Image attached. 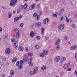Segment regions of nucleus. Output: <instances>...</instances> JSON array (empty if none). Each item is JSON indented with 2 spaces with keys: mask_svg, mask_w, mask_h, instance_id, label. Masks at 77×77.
I'll return each mask as SVG.
<instances>
[{
  "mask_svg": "<svg viewBox=\"0 0 77 77\" xmlns=\"http://www.w3.org/2000/svg\"><path fill=\"white\" fill-rule=\"evenodd\" d=\"M64 27H65V25H64V24H62L58 26V30H62L63 29H64Z\"/></svg>",
  "mask_w": 77,
  "mask_h": 77,
  "instance_id": "obj_1",
  "label": "nucleus"
},
{
  "mask_svg": "<svg viewBox=\"0 0 77 77\" xmlns=\"http://www.w3.org/2000/svg\"><path fill=\"white\" fill-rule=\"evenodd\" d=\"M60 59V56H57L54 59L55 62H58L59 61Z\"/></svg>",
  "mask_w": 77,
  "mask_h": 77,
  "instance_id": "obj_2",
  "label": "nucleus"
},
{
  "mask_svg": "<svg viewBox=\"0 0 77 77\" xmlns=\"http://www.w3.org/2000/svg\"><path fill=\"white\" fill-rule=\"evenodd\" d=\"M35 4L32 5L30 6V7L29 8L30 10H32V9L35 8Z\"/></svg>",
  "mask_w": 77,
  "mask_h": 77,
  "instance_id": "obj_3",
  "label": "nucleus"
},
{
  "mask_svg": "<svg viewBox=\"0 0 77 77\" xmlns=\"http://www.w3.org/2000/svg\"><path fill=\"white\" fill-rule=\"evenodd\" d=\"M23 60L26 62L28 60V56L26 55H25L23 57Z\"/></svg>",
  "mask_w": 77,
  "mask_h": 77,
  "instance_id": "obj_4",
  "label": "nucleus"
},
{
  "mask_svg": "<svg viewBox=\"0 0 77 77\" xmlns=\"http://www.w3.org/2000/svg\"><path fill=\"white\" fill-rule=\"evenodd\" d=\"M18 43L17 42H15L14 44V47L15 48L17 49L18 47Z\"/></svg>",
  "mask_w": 77,
  "mask_h": 77,
  "instance_id": "obj_5",
  "label": "nucleus"
},
{
  "mask_svg": "<svg viewBox=\"0 0 77 77\" xmlns=\"http://www.w3.org/2000/svg\"><path fill=\"white\" fill-rule=\"evenodd\" d=\"M15 3L14 2L13 0H11L10 1V6H15Z\"/></svg>",
  "mask_w": 77,
  "mask_h": 77,
  "instance_id": "obj_6",
  "label": "nucleus"
},
{
  "mask_svg": "<svg viewBox=\"0 0 77 77\" xmlns=\"http://www.w3.org/2000/svg\"><path fill=\"white\" fill-rule=\"evenodd\" d=\"M11 49L10 48H7L5 50V53L7 54H8L10 53V50Z\"/></svg>",
  "mask_w": 77,
  "mask_h": 77,
  "instance_id": "obj_7",
  "label": "nucleus"
},
{
  "mask_svg": "<svg viewBox=\"0 0 77 77\" xmlns=\"http://www.w3.org/2000/svg\"><path fill=\"white\" fill-rule=\"evenodd\" d=\"M49 22V19L48 18H46L44 20V23L47 24Z\"/></svg>",
  "mask_w": 77,
  "mask_h": 77,
  "instance_id": "obj_8",
  "label": "nucleus"
},
{
  "mask_svg": "<svg viewBox=\"0 0 77 77\" xmlns=\"http://www.w3.org/2000/svg\"><path fill=\"white\" fill-rule=\"evenodd\" d=\"M44 32H45V29L44 28H42L41 29V33L42 36H43L44 34Z\"/></svg>",
  "mask_w": 77,
  "mask_h": 77,
  "instance_id": "obj_9",
  "label": "nucleus"
},
{
  "mask_svg": "<svg viewBox=\"0 0 77 77\" xmlns=\"http://www.w3.org/2000/svg\"><path fill=\"white\" fill-rule=\"evenodd\" d=\"M60 42V39L59 38L57 40V41L55 42V45H58V44H59Z\"/></svg>",
  "mask_w": 77,
  "mask_h": 77,
  "instance_id": "obj_10",
  "label": "nucleus"
},
{
  "mask_svg": "<svg viewBox=\"0 0 77 77\" xmlns=\"http://www.w3.org/2000/svg\"><path fill=\"white\" fill-rule=\"evenodd\" d=\"M33 72H34V73H35V74H36L37 73H38V67H36L35 68Z\"/></svg>",
  "mask_w": 77,
  "mask_h": 77,
  "instance_id": "obj_11",
  "label": "nucleus"
},
{
  "mask_svg": "<svg viewBox=\"0 0 77 77\" xmlns=\"http://www.w3.org/2000/svg\"><path fill=\"white\" fill-rule=\"evenodd\" d=\"M76 48H77L76 45L72 46L70 48V49L71 50H75V49Z\"/></svg>",
  "mask_w": 77,
  "mask_h": 77,
  "instance_id": "obj_12",
  "label": "nucleus"
},
{
  "mask_svg": "<svg viewBox=\"0 0 77 77\" xmlns=\"http://www.w3.org/2000/svg\"><path fill=\"white\" fill-rule=\"evenodd\" d=\"M66 60V58L65 57H63L61 59V63H63L64 62V61Z\"/></svg>",
  "mask_w": 77,
  "mask_h": 77,
  "instance_id": "obj_13",
  "label": "nucleus"
},
{
  "mask_svg": "<svg viewBox=\"0 0 77 77\" xmlns=\"http://www.w3.org/2000/svg\"><path fill=\"white\" fill-rule=\"evenodd\" d=\"M30 36L32 38H33V36H34V32L33 31H31L30 34Z\"/></svg>",
  "mask_w": 77,
  "mask_h": 77,
  "instance_id": "obj_14",
  "label": "nucleus"
},
{
  "mask_svg": "<svg viewBox=\"0 0 77 77\" xmlns=\"http://www.w3.org/2000/svg\"><path fill=\"white\" fill-rule=\"evenodd\" d=\"M36 26L37 27H40L41 26V23L40 22H38L35 24Z\"/></svg>",
  "mask_w": 77,
  "mask_h": 77,
  "instance_id": "obj_15",
  "label": "nucleus"
},
{
  "mask_svg": "<svg viewBox=\"0 0 77 77\" xmlns=\"http://www.w3.org/2000/svg\"><path fill=\"white\" fill-rule=\"evenodd\" d=\"M18 49L20 51H23V50H24V49H23V47L20 46L18 47Z\"/></svg>",
  "mask_w": 77,
  "mask_h": 77,
  "instance_id": "obj_16",
  "label": "nucleus"
},
{
  "mask_svg": "<svg viewBox=\"0 0 77 77\" xmlns=\"http://www.w3.org/2000/svg\"><path fill=\"white\" fill-rule=\"evenodd\" d=\"M19 33H20V32L19 31L17 32L16 33V38H17V39H18V38H19V36H20V34H19Z\"/></svg>",
  "mask_w": 77,
  "mask_h": 77,
  "instance_id": "obj_17",
  "label": "nucleus"
},
{
  "mask_svg": "<svg viewBox=\"0 0 77 77\" xmlns=\"http://www.w3.org/2000/svg\"><path fill=\"white\" fill-rule=\"evenodd\" d=\"M32 58H31L28 59V64L29 65H30L31 63H32Z\"/></svg>",
  "mask_w": 77,
  "mask_h": 77,
  "instance_id": "obj_18",
  "label": "nucleus"
},
{
  "mask_svg": "<svg viewBox=\"0 0 77 77\" xmlns=\"http://www.w3.org/2000/svg\"><path fill=\"white\" fill-rule=\"evenodd\" d=\"M14 73H15V72H14V70H11L10 72V73L11 75H12V76L14 75Z\"/></svg>",
  "mask_w": 77,
  "mask_h": 77,
  "instance_id": "obj_19",
  "label": "nucleus"
},
{
  "mask_svg": "<svg viewBox=\"0 0 77 77\" xmlns=\"http://www.w3.org/2000/svg\"><path fill=\"white\" fill-rule=\"evenodd\" d=\"M41 69L43 70H44V69H47V67L46 66L43 65L41 67Z\"/></svg>",
  "mask_w": 77,
  "mask_h": 77,
  "instance_id": "obj_20",
  "label": "nucleus"
},
{
  "mask_svg": "<svg viewBox=\"0 0 77 77\" xmlns=\"http://www.w3.org/2000/svg\"><path fill=\"white\" fill-rule=\"evenodd\" d=\"M35 73L33 71L30 72L29 73V74L30 75H35Z\"/></svg>",
  "mask_w": 77,
  "mask_h": 77,
  "instance_id": "obj_21",
  "label": "nucleus"
},
{
  "mask_svg": "<svg viewBox=\"0 0 77 77\" xmlns=\"http://www.w3.org/2000/svg\"><path fill=\"white\" fill-rule=\"evenodd\" d=\"M71 26L73 28H76V25H75L74 23H73L72 24Z\"/></svg>",
  "mask_w": 77,
  "mask_h": 77,
  "instance_id": "obj_22",
  "label": "nucleus"
},
{
  "mask_svg": "<svg viewBox=\"0 0 77 77\" xmlns=\"http://www.w3.org/2000/svg\"><path fill=\"white\" fill-rule=\"evenodd\" d=\"M39 55L40 57H44L45 55L44 54V53H40V54H39Z\"/></svg>",
  "mask_w": 77,
  "mask_h": 77,
  "instance_id": "obj_23",
  "label": "nucleus"
},
{
  "mask_svg": "<svg viewBox=\"0 0 77 77\" xmlns=\"http://www.w3.org/2000/svg\"><path fill=\"white\" fill-rule=\"evenodd\" d=\"M43 53L45 55H47V54H48V52L45 50L43 52Z\"/></svg>",
  "mask_w": 77,
  "mask_h": 77,
  "instance_id": "obj_24",
  "label": "nucleus"
},
{
  "mask_svg": "<svg viewBox=\"0 0 77 77\" xmlns=\"http://www.w3.org/2000/svg\"><path fill=\"white\" fill-rule=\"evenodd\" d=\"M19 19V18H18V17H15L14 19V21L15 22L17 21V20H18Z\"/></svg>",
  "mask_w": 77,
  "mask_h": 77,
  "instance_id": "obj_25",
  "label": "nucleus"
},
{
  "mask_svg": "<svg viewBox=\"0 0 77 77\" xmlns=\"http://www.w3.org/2000/svg\"><path fill=\"white\" fill-rule=\"evenodd\" d=\"M17 58L16 57H14L12 60V62H15L17 61Z\"/></svg>",
  "mask_w": 77,
  "mask_h": 77,
  "instance_id": "obj_26",
  "label": "nucleus"
},
{
  "mask_svg": "<svg viewBox=\"0 0 77 77\" xmlns=\"http://www.w3.org/2000/svg\"><path fill=\"white\" fill-rule=\"evenodd\" d=\"M56 49L57 50H59V49H60V45H57V47L56 48Z\"/></svg>",
  "mask_w": 77,
  "mask_h": 77,
  "instance_id": "obj_27",
  "label": "nucleus"
},
{
  "mask_svg": "<svg viewBox=\"0 0 77 77\" xmlns=\"http://www.w3.org/2000/svg\"><path fill=\"white\" fill-rule=\"evenodd\" d=\"M68 68V65L66 64H65L63 66L64 69H66Z\"/></svg>",
  "mask_w": 77,
  "mask_h": 77,
  "instance_id": "obj_28",
  "label": "nucleus"
},
{
  "mask_svg": "<svg viewBox=\"0 0 77 77\" xmlns=\"http://www.w3.org/2000/svg\"><path fill=\"white\" fill-rule=\"evenodd\" d=\"M27 5L25 4L23 7L24 9H26V8H27Z\"/></svg>",
  "mask_w": 77,
  "mask_h": 77,
  "instance_id": "obj_29",
  "label": "nucleus"
},
{
  "mask_svg": "<svg viewBox=\"0 0 77 77\" xmlns=\"http://www.w3.org/2000/svg\"><path fill=\"white\" fill-rule=\"evenodd\" d=\"M8 15H9L8 17H9V18H11L12 16V13H9Z\"/></svg>",
  "mask_w": 77,
  "mask_h": 77,
  "instance_id": "obj_30",
  "label": "nucleus"
},
{
  "mask_svg": "<svg viewBox=\"0 0 77 77\" xmlns=\"http://www.w3.org/2000/svg\"><path fill=\"white\" fill-rule=\"evenodd\" d=\"M19 69H21L23 68V66L21 65H20L18 67Z\"/></svg>",
  "mask_w": 77,
  "mask_h": 77,
  "instance_id": "obj_31",
  "label": "nucleus"
},
{
  "mask_svg": "<svg viewBox=\"0 0 77 77\" xmlns=\"http://www.w3.org/2000/svg\"><path fill=\"white\" fill-rule=\"evenodd\" d=\"M28 55L29 56H33V54L32 53H29L28 54Z\"/></svg>",
  "mask_w": 77,
  "mask_h": 77,
  "instance_id": "obj_32",
  "label": "nucleus"
},
{
  "mask_svg": "<svg viewBox=\"0 0 77 77\" xmlns=\"http://www.w3.org/2000/svg\"><path fill=\"white\" fill-rule=\"evenodd\" d=\"M23 5H21V6L19 8L20 10H23Z\"/></svg>",
  "mask_w": 77,
  "mask_h": 77,
  "instance_id": "obj_33",
  "label": "nucleus"
},
{
  "mask_svg": "<svg viewBox=\"0 0 77 77\" xmlns=\"http://www.w3.org/2000/svg\"><path fill=\"white\" fill-rule=\"evenodd\" d=\"M39 18H40L39 15L37 16L36 17V19L37 20H39Z\"/></svg>",
  "mask_w": 77,
  "mask_h": 77,
  "instance_id": "obj_34",
  "label": "nucleus"
},
{
  "mask_svg": "<svg viewBox=\"0 0 77 77\" xmlns=\"http://www.w3.org/2000/svg\"><path fill=\"white\" fill-rule=\"evenodd\" d=\"M53 16L55 17V18H57V15L54 14H53Z\"/></svg>",
  "mask_w": 77,
  "mask_h": 77,
  "instance_id": "obj_35",
  "label": "nucleus"
},
{
  "mask_svg": "<svg viewBox=\"0 0 77 77\" xmlns=\"http://www.w3.org/2000/svg\"><path fill=\"white\" fill-rule=\"evenodd\" d=\"M33 16L34 17H36V16H37V14L36 13H35L33 15Z\"/></svg>",
  "mask_w": 77,
  "mask_h": 77,
  "instance_id": "obj_36",
  "label": "nucleus"
},
{
  "mask_svg": "<svg viewBox=\"0 0 77 77\" xmlns=\"http://www.w3.org/2000/svg\"><path fill=\"white\" fill-rule=\"evenodd\" d=\"M51 53H53L54 52V49H52L51 51Z\"/></svg>",
  "mask_w": 77,
  "mask_h": 77,
  "instance_id": "obj_37",
  "label": "nucleus"
},
{
  "mask_svg": "<svg viewBox=\"0 0 77 77\" xmlns=\"http://www.w3.org/2000/svg\"><path fill=\"white\" fill-rule=\"evenodd\" d=\"M49 39V38L48 37H46L45 38V41H48V39Z\"/></svg>",
  "mask_w": 77,
  "mask_h": 77,
  "instance_id": "obj_38",
  "label": "nucleus"
},
{
  "mask_svg": "<svg viewBox=\"0 0 77 77\" xmlns=\"http://www.w3.org/2000/svg\"><path fill=\"white\" fill-rule=\"evenodd\" d=\"M23 26H24V24L23 23H21L20 24V27H23Z\"/></svg>",
  "mask_w": 77,
  "mask_h": 77,
  "instance_id": "obj_39",
  "label": "nucleus"
},
{
  "mask_svg": "<svg viewBox=\"0 0 77 77\" xmlns=\"http://www.w3.org/2000/svg\"><path fill=\"white\" fill-rule=\"evenodd\" d=\"M66 21L67 23H69V20H68V19L66 18Z\"/></svg>",
  "mask_w": 77,
  "mask_h": 77,
  "instance_id": "obj_40",
  "label": "nucleus"
},
{
  "mask_svg": "<svg viewBox=\"0 0 77 77\" xmlns=\"http://www.w3.org/2000/svg\"><path fill=\"white\" fill-rule=\"evenodd\" d=\"M35 48L36 49H38V48H39V46L38 45H37L35 46Z\"/></svg>",
  "mask_w": 77,
  "mask_h": 77,
  "instance_id": "obj_41",
  "label": "nucleus"
},
{
  "mask_svg": "<svg viewBox=\"0 0 77 77\" xmlns=\"http://www.w3.org/2000/svg\"><path fill=\"white\" fill-rule=\"evenodd\" d=\"M23 17V15H20L19 17H18V18H19V19H21V18H22Z\"/></svg>",
  "mask_w": 77,
  "mask_h": 77,
  "instance_id": "obj_42",
  "label": "nucleus"
},
{
  "mask_svg": "<svg viewBox=\"0 0 77 77\" xmlns=\"http://www.w3.org/2000/svg\"><path fill=\"white\" fill-rule=\"evenodd\" d=\"M40 6H41V5H40V4H38L37 5V9H39V8H40Z\"/></svg>",
  "mask_w": 77,
  "mask_h": 77,
  "instance_id": "obj_43",
  "label": "nucleus"
},
{
  "mask_svg": "<svg viewBox=\"0 0 77 77\" xmlns=\"http://www.w3.org/2000/svg\"><path fill=\"white\" fill-rule=\"evenodd\" d=\"M15 40V39H14V38H13L11 39V42H14H14Z\"/></svg>",
  "mask_w": 77,
  "mask_h": 77,
  "instance_id": "obj_44",
  "label": "nucleus"
},
{
  "mask_svg": "<svg viewBox=\"0 0 77 77\" xmlns=\"http://www.w3.org/2000/svg\"><path fill=\"white\" fill-rule=\"evenodd\" d=\"M23 62H24V61L21 60L20 61V65H22V64L23 63Z\"/></svg>",
  "mask_w": 77,
  "mask_h": 77,
  "instance_id": "obj_45",
  "label": "nucleus"
},
{
  "mask_svg": "<svg viewBox=\"0 0 77 77\" xmlns=\"http://www.w3.org/2000/svg\"><path fill=\"white\" fill-rule=\"evenodd\" d=\"M25 51H28V48L26 47L25 48Z\"/></svg>",
  "mask_w": 77,
  "mask_h": 77,
  "instance_id": "obj_46",
  "label": "nucleus"
},
{
  "mask_svg": "<svg viewBox=\"0 0 77 77\" xmlns=\"http://www.w3.org/2000/svg\"><path fill=\"white\" fill-rule=\"evenodd\" d=\"M36 38H37L38 39H40V38H41V37L40 36H36Z\"/></svg>",
  "mask_w": 77,
  "mask_h": 77,
  "instance_id": "obj_47",
  "label": "nucleus"
},
{
  "mask_svg": "<svg viewBox=\"0 0 77 77\" xmlns=\"http://www.w3.org/2000/svg\"><path fill=\"white\" fill-rule=\"evenodd\" d=\"M71 70V68H69L67 69V71H70Z\"/></svg>",
  "mask_w": 77,
  "mask_h": 77,
  "instance_id": "obj_48",
  "label": "nucleus"
},
{
  "mask_svg": "<svg viewBox=\"0 0 77 77\" xmlns=\"http://www.w3.org/2000/svg\"><path fill=\"white\" fill-rule=\"evenodd\" d=\"M60 18H61V19L60 20V21H62V20H63V17H61Z\"/></svg>",
  "mask_w": 77,
  "mask_h": 77,
  "instance_id": "obj_49",
  "label": "nucleus"
},
{
  "mask_svg": "<svg viewBox=\"0 0 77 77\" xmlns=\"http://www.w3.org/2000/svg\"><path fill=\"white\" fill-rule=\"evenodd\" d=\"M6 59L5 58H2V62H4V61H5V60H6Z\"/></svg>",
  "mask_w": 77,
  "mask_h": 77,
  "instance_id": "obj_50",
  "label": "nucleus"
},
{
  "mask_svg": "<svg viewBox=\"0 0 77 77\" xmlns=\"http://www.w3.org/2000/svg\"><path fill=\"white\" fill-rule=\"evenodd\" d=\"M60 76L62 77V75H63V73L62 72H61L60 73Z\"/></svg>",
  "mask_w": 77,
  "mask_h": 77,
  "instance_id": "obj_51",
  "label": "nucleus"
},
{
  "mask_svg": "<svg viewBox=\"0 0 77 77\" xmlns=\"http://www.w3.org/2000/svg\"><path fill=\"white\" fill-rule=\"evenodd\" d=\"M2 8L4 9H6V7L5 6H4L3 7H2Z\"/></svg>",
  "mask_w": 77,
  "mask_h": 77,
  "instance_id": "obj_52",
  "label": "nucleus"
},
{
  "mask_svg": "<svg viewBox=\"0 0 77 77\" xmlns=\"http://www.w3.org/2000/svg\"><path fill=\"white\" fill-rule=\"evenodd\" d=\"M8 36V33L6 34L5 35V38H7Z\"/></svg>",
  "mask_w": 77,
  "mask_h": 77,
  "instance_id": "obj_53",
  "label": "nucleus"
},
{
  "mask_svg": "<svg viewBox=\"0 0 77 77\" xmlns=\"http://www.w3.org/2000/svg\"><path fill=\"white\" fill-rule=\"evenodd\" d=\"M13 1L15 3L17 2V0H14Z\"/></svg>",
  "mask_w": 77,
  "mask_h": 77,
  "instance_id": "obj_54",
  "label": "nucleus"
},
{
  "mask_svg": "<svg viewBox=\"0 0 77 77\" xmlns=\"http://www.w3.org/2000/svg\"><path fill=\"white\" fill-rule=\"evenodd\" d=\"M64 39L66 40H67V39H68V37L66 36H65L64 37Z\"/></svg>",
  "mask_w": 77,
  "mask_h": 77,
  "instance_id": "obj_55",
  "label": "nucleus"
},
{
  "mask_svg": "<svg viewBox=\"0 0 77 77\" xmlns=\"http://www.w3.org/2000/svg\"><path fill=\"white\" fill-rule=\"evenodd\" d=\"M15 32H19V30L17 29H15Z\"/></svg>",
  "mask_w": 77,
  "mask_h": 77,
  "instance_id": "obj_56",
  "label": "nucleus"
},
{
  "mask_svg": "<svg viewBox=\"0 0 77 77\" xmlns=\"http://www.w3.org/2000/svg\"><path fill=\"white\" fill-rule=\"evenodd\" d=\"M74 73L76 75H77V71H75V72H74Z\"/></svg>",
  "mask_w": 77,
  "mask_h": 77,
  "instance_id": "obj_57",
  "label": "nucleus"
},
{
  "mask_svg": "<svg viewBox=\"0 0 77 77\" xmlns=\"http://www.w3.org/2000/svg\"><path fill=\"white\" fill-rule=\"evenodd\" d=\"M20 63V62L19 61H17V65H19V64Z\"/></svg>",
  "mask_w": 77,
  "mask_h": 77,
  "instance_id": "obj_58",
  "label": "nucleus"
},
{
  "mask_svg": "<svg viewBox=\"0 0 77 77\" xmlns=\"http://www.w3.org/2000/svg\"><path fill=\"white\" fill-rule=\"evenodd\" d=\"M61 11V12H63V11H64V9H63V8H62L61 10H60Z\"/></svg>",
  "mask_w": 77,
  "mask_h": 77,
  "instance_id": "obj_59",
  "label": "nucleus"
},
{
  "mask_svg": "<svg viewBox=\"0 0 77 77\" xmlns=\"http://www.w3.org/2000/svg\"><path fill=\"white\" fill-rule=\"evenodd\" d=\"M2 31V28L1 27H0V32Z\"/></svg>",
  "mask_w": 77,
  "mask_h": 77,
  "instance_id": "obj_60",
  "label": "nucleus"
},
{
  "mask_svg": "<svg viewBox=\"0 0 77 77\" xmlns=\"http://www.w3.org/2000/svg\"><path fill=\"white\" fill-rule=\"evenodd\" d=\"M2 77H5V75H2Z\"/></svg>",
  "mask_w": 77,
  "mask_h": 77,
  "instance_id": "obj_61",
  "label": "nucleus"
},
{
  "mask_svg": "<svg viewBox=\"0 0 77 77\" xmlns=\"http://www.w3.org/2000/svg\"><path fill=\"white\" fill-rule=\"evenodd\" d=\"M70 42H71V41H69L68 42V44H70Z\"/></svg>",
  "mask_w": 77,
  "mask_h": 77,
  "instance_id": "obj_62",
  "label": "nucleus"
},
{
  "mask_svg": "<svg viewBox=\"0 0 77 77\" xmlns=\"http://www.w3.org/2000/svg\"><path fill=\"white\" fill-rule=\"evenodd\" d=\"M17 13H19V12H20V10H18L17 11Z\"/></svg>",
  "mask_w": 77,
  "mask_h": 77,
  "instance_id": "obj_63",
  "label": "nucleus"
},
{
  "mask_svg": "<svg viewBox=\"0 0 77 77\" xmlns=\"http://www.w3.org/2000/svg\"><path fill=\"white\" fill-rule=\"evenodd\" d=\"M13 14H15V11H13Z\"/></svg>",
  "mask_w": 77,
  "mask_h": 77,
  "instance_id": "obj_64",
  "label": "nucleus"
}]
</instances>
